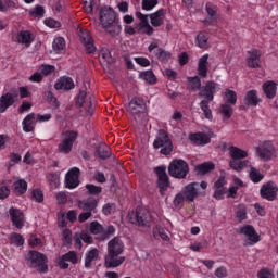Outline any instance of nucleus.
<instances>
[{
    "instance_id": "1",
    "label": "nucleus",
    "mask_w": 278,
    "mask_h": 278,
    "mask_svg": "<svg viewBox=\"0 0 278 278\" xmlns=\"http://www.w3.org/2000/svg\"><path fill=\"white\" fill-rule=\"evenodd\" d=\"M205 190H207V182H190L185 186L178 194L174 198V205L175 207H179L182 205L185 201L188 203H193L198 197H203L205 194Z\"/></svg>"
},
{
    "instance_id": "2",
    "label": "nucleus",
    "mask_w": 278,
    "mask_h": 278,
    "mask_svg": "<svg viewBox=\"0 0 278 278\" xmlns=\"http://www.w3.org/2000/svg\"><path fill=\"white\" fill-rule=\"evenodd\" d=\"M220 88H218V85L214 81H207L205 86L200 88V97H202L205 100H202L200 102V108L207 121H212V110H210V101H214V93L218 92Z\"/></svg>"
},
{
    "instance_id": "3",
    "label": "nucleus",
    "mask_w": 278,
    "mask_h": 278,
    "mask_svg": "<svg viewBox=\"0 0 278 278\" xmlns=\"http://www.w3.org/2000/svg\"><path fill=\"white\" fill-rule=\"evenodd\" d=\"M229 153L231 156V160L229 162L230 168H232L233 170H237L238 173L247 168V166L249 165V161H242L244 160V157L249 155L247 151L237 147H230Z\"/></svg>"
},
{
    "instance_id": "4",
    "label": "nucleus",
    "mask_w": 278,
    "mask_h": 278,
    "mask_svg": "<svg viewBox=\"0 0 278 278\" xmlns=\"http://www.w3.org/2000/svg\"><path fill=\"white\" fill-rule=\"evenodd\" d=\"M154 149H161V155H170L173 153V141L168 136V132L164 129H160L153 141Z\"/></svg>"
},
{
    "instance_id": "5",
    "label": "nucleus",
    "mask_w": 278,
    "mask_h": 278,
    "mask_svg": "<svg viewBox=\"0 0 278 278\" xmlns=\"http://www.w3.org/2000/svg\"><path fill=\"white\" fill-rule=\"evenodd\" d=\"M87 227L90 233L96 236L97 240L101 241L110 240V238L116 233V228L114 226L103 228V225L97 220L91 222L89 225H87Z\"/></svg>"
},
{
    "instance_id": "6",
    "label": "nucleus",
    "mask_w": 278,
    "mask_h": 278,
    "mask_svg": "<svg viewBox=\"0 0 278 278\" xmlns=\"http://www.w3.org/2000/svg\"><path fill=\"white\" fill-rule=\"evenodd\" d=\"M168 173L174 179H186L190 173V165L181 159H175L169 163Z\"/></svg>"
},
{
    "instance_id": "7",
    "label": "nucleus",
    "mask_w": 278,
    "mask_h": 278,
    "mask_svg": "<svg viewBox=\"0 0 278 278\" xmlns=\"http://www.w3.org/2000/svg\"><path fill=\"white\" fill-rule=\"evenodd\" d=\"M129 220L132 225L144 227L151 223V214L147 208L138 207L136 212L129 214Z\"/></svg>"
},
{
    "instance_id": "8",
    "label": "nucleus",
    "mask_w": 278,
    "mask_h": 278,
    "mask_svg": "<svg viewBox=\"0 0 278 278\" xmlns=\"http://www.w3.org/2000/svg\"><path fill=\"white\" fill-rule=\"evenodd\" d=\"M135 16L138 21L136 25L139 34H146V36H153V31H155V29H153V26H151V24H149V14H143L142 12L137 11L135 13Z\"/></svg>"
},
{
    "instance_id": "9",
    "label": "nucleus",
    "mask_w": 278,
    "mask_h": 278,
    "mask_svg": "<svg viewBox=\"0 0 278 278\" xmlns=\"http://www.w3.org/2000/svg\"><path fill=\"white\" fill-rule=\"evenodd\" d=\"M275 146L270 141H264L256 148V155L263 162H270L275 157Z\"/></svg>"
},
{
    "instance_id": "10",
    "label": "nucleus",
    "mask_w": 278,
    "mask_h": 278,
    "mask_svg": "<svg viewBox=\"0 0 278 278\" xmlns=\"http://www.w3.org/2000/svg\"><path fill=\"white\" fill-rule=\"evenodd\" d=\"M76 140V131H66L65 134H63V139L59 144V153H64V155H68V153L73 151V144Z\"/></svg>"
},
{
    "instance_id": "11",
    "label": "nucleus",
    "mask_w": 278,
    "mask_h": 278,
    "mask_svg": "<svg viewBox=\"0 0 278 278\" xmlns=\"http://www.w3.org/2000/svg\"><path fill=\"white\" fill-rule=\"evenodd\" d=\"M28 260L33 268H37L40 273H47V257L42 253L30 251Z\"/></svg>"
},
{
    "instance_id": "12",
    "label": "nucleus",
    "mask_w": 278,
    "mask_h": 278,
    "mask_svg": "<svg viewBox=\"0 0 278 278\" xmlns=\"http://www.w3.org/2000/svg\"><path fill=\"white\" fill-rule=\"evenodd\" d=\"M78 108L86 110L87 116H92L94 108L92 106V93L80 91L76 101Z\"/></svg>"
},
{
    "instance_id": "13",
    "label": "nucleus",
    "mask_w": 278,
    "mask_h": 278,
    "mask_svg": "<svg viewBox=\"0 0 278 278\" xmlns=\"http://www.w3.org/2000/svg\"><path fill=\"white\" fill-rule=\"evenodd\" d=\"M278 187L275 181L264 184L260 189V194L266 201H275L277 199Z\"/></svg>"
},
{
    "instance_id": "14",
    "label": "nucleus",
    "mask_w": 278,
    "mask_h": 278,
    "mask_svg": "<svg viewBox=\"0 0 278 278\" xmlns=\"http://www.w3.org/2000/svg\"><path fill=\"white\" fill-rule=\"evenodd\" d=\"M154 172L159 177L157 187L160 190V194L164 195L165 192L168 190V187L170 186V182L168 181V175L166 174V167H156Z\"/></svg>"
},
{
    "instance_id": "15",
    "label": "nucleus",
    "mask_w": 278,
    "mask_h": 278,
    "mask_svg": "<svg viewBox=\"0 0 278 278\" xmlns=\"http://www.w3.org/2000/svg\"><path fill=\"white\" fill-rule=\"evenodd\" d=\"M147 111V102L142 98H132L131 101L128 104V112L135 116V118L139 114H144Z\"/></svg>"
},
{
    "instance_id": "16",
    "label": "nucleus",
    "mask_w": 278,
    "mask_h": 278,
    "mask_svg": "<svg viewBox=\"0 0 278 278\" xmlns=\"http://www.w3.org/2000/svg\"><path fill=\"white\" fill-rule=\"evenodd\" d=\"M239 233L244 236L248 244L250 245L257 244V242H260V235H257V231H255V228H253L251 225L241 227L239 229Z\"/></svg>"
},
{
    "instance_id": "17",
    "label": "nucleus",
    "mask_w": 278,
    "mask_h": 278,
    "mask_svg": "<svg viewBox=\"0 0 278 278\" xmlns=\"http://www.w3.org/2000/svg\"><path fill=\"white\" fill-rule=\"evenodd\" d=\"M77 186H79V168L73 167L65 176V187L68 190H74Z\"/></svg>"
},
{
    "instance_id": "18",
    "label": "nucleus",
    "mask_w": 278,
    "mask_h": 278,
    "mask_svg": "<svg viewBox=\"0 0 278 278\" xmlns=\"http://www.w3.org/2000/svg\"><path fill=\"white\" fill-rule=\"evenodd\" d=\"M9 214L11 220L16 229H23L25 227V215L18 208H10Z\"/></svg>"
},
{
    "instance_id": "19",
    "label": "nucleus",
    "mask_w": 278,
    "mask_h": 278,
    "mask_svg": "<svg viewBox=\"0 0 278 278\" xmlns=\"http://www.w3.org/2000/svg\"><path fill=\"white\" fill-rule=\"evenodd\" d=\"M116 21V13L110 7H103L100 10V22L102 27Z\"/></svg>"
},
{
    "instance_id": "20",
    "label": "nucleus",
    "mask_w": 278,
    "mask_h": 278,
    "mask_svg": "<svg viewBox=\"0 0 278 278\" xmlns=\"http://www.w3.org/2000/svg\"><path fill=\"white\" fill-rule=\"evenodd\" d=\"M125 262V257L121 254H109L104 258L105 268H118Z\"/></svg>"
},
{
    "instance_id": "21",
    "label": "nucleus",
    "mask_w": 278,
    "mask_h": 278,
    "mask_svg": "<svg viewBox=\"0 0 278 278\" xmlns=\"http://www.w3.org/2000/svg\"><path fill=\"white\" fill-rule=\"evenodd\" d=\"M125 251V243L121 238L115 237L108 242V253L109 254H122Z\"/></svg>"
},
{
    "instance_id": "22",
    "label": "nucleus",
    "mask_w": 278,
    "mask_h": 278,
    "mask_svg": "<svg viewBox=\"0 0 278 278\" xmlns=\"http://www.w3.org/2000/svg\"><path fill=\"white\" fill-rule=\"evenodd\" d=\"M189 140H191L193 144H197V147H205V144L212 142V138L205 132L191 134Z\"/></svg>"
},
{
    "instance_id": "23",
    "label": "nucleus",
    "mask_w": 278,
    "mask_h": 278,
    "mask_svg": "<svg viewBox=\"0 0 278 278\" xmlns=\"http://www.w3.org/2000/svg\"><path fill=\"white\" fill-rule=\"evenodd\" d=\"M149 18L152 27H162V24L166 20V10L160 9L156 12L149 14Z\"/></svg>"
},
{
    "instance_id": "24",
    "label": "nucleus",
    "mask_w": 278,
    "mask_h": 278,
    "mask_svg": "<svg viewBox=\"0 0 278 278\" xmlns=\"http://www.w3.org/2000/svg\"><path fill=\"white\" fill-rule=\"evenodd\" d=\"M80 40L85 47L86 53H94L97 51V47H94V41H92V37L88 31H81Z\"/></svg>"
},
{
    "instance_id": "25",
    "label": "nucleus",
    "mask_w": 278,
    "mask_h": 278,
    "mask_svg": "<svg viewBox=\"0 0 278 278\" xmlns=\"http://www.w3.org/2000/svg\"><path fill=\"white\" fill-rule=\"evenodd\" d=\"M97 205L98 202L94 198H88L78 201L79 210H83V212H90V214H93L94 210H97Z\"/></svg>"
},
{
    "instance_id": "26",
    "label": "nucleus",
    "mask_w": 278,
    "mask_h": 278,
    "mask_svg": "<svg viewBox=\"0 0 278 278\" xmlns=\"http://www.w3.org/2000/svg\"><path fill=\"white\" fill-rule=\"evenodd\" d=\"M54 88L55 90H73L75 81L71 77L63 76L56 80Z\"/></svg>"
},
{
    "instance_id": "27",
    "label": "nucleus",
    "mask_w": 278,
    "mask_h": 278,
    "mask_svg": "<svg viewBox=\"0 0 278 278\" xmlns=\"http://www.w3.org/2000/svg\"><path fill=\"white\" fill-rule=\"evenodd\" d=\"M16 101V96L12 93H7L1 96L0 98V112L3 114L8 108H11V105H14V102Z\"/></svg>"
},
{
    "instance_id": "28",
    "label": "nucleus",
    "mask_w": 278,
    "mask_h": 278,
    "mask_svg": "<svg viewBox=\"0 0 278 278\" xmlns=\"http://www.w3.org/2000/svg\"><path fill=\"white\" fill-rule=\"evenodd\" d=\"M260 58L261 54L257 50L249 51L247 58L248 66L250 68H260Z\"/></svg>"
},
{
    "instance_id": "29",
    "label": "nucleus",
    "mask_w": 278,
    "mask_h": 278,
    "mask_svg": "<svg viewBox=\"0 0 278 278\" xmlns=\"http://www.w3.org/2000/svg\"><path fill=\"white\" fill-rule=\"evenodd\" d=\"M207 60H210V54H204L199 60L198 75H200V77H207Z\"/></svg>"
},
{
    "instance_id": "30",
    "label": "nucleus",
    "mask_w": 278,
    "mask_h": 278,
    "mask_svg": "<svg viewBox=\"0 0 278 278\" xmlns=\"http://www.w3.org/2000/svg\"><path fill=\"white\" fill-rule=\"evenodd\" d=\"M36 121V114L35 113H30L28 114L22 122V127H23V131H25V134H29L31 132V130L34 129V122Z\"/></svg>"
},
{
    "instance_id": "31",
    "label": "nucleus",
    "mask_w": 278,
    "mask_h": 278,
    "mask_svg": "<svg viewBox=\"0 0 278 278\" xmlns=\"http://www.w3.org/2000/svg\"><path fill=\"white\" fill-rule=\"evenodd\" d=\"M263 90L267 99H275L277 94V84H275V81H267L263 85Z\"/></svg>"
},
{
    "instance_id": "32",
    "label": "nucleus",
    "mask_w": 278,
    "mask_h": 278,
    "mask_svg": "<svg viewBox=\"0 0 278 278\" xmlns=\"http://www.w3.org/2000/svg\"><path fill=\"white\" fill-rule=\"evenodd\" d=\"M102 27L106 31V34H110V36H118L121 34V26L118 25V22H116V20L109 24H105Z\"/></svg>"
},
{
    "instance_id": "33",
    "label": "nucleus",
    "mask_w": 278,
    "mask_h": 278,
    "mask_svg": "<svg viewBox=\"0 0 278 278\" xmlns=\"http://www.w3.org/2000/svg\"><path fill=\"white\" fill-rule=\"evenodd\" d=\"M260 98H257V91L255 90H250L247 92L245 98H244V103L245 105H252V106H257V103H260Z\"/></svg>"
},
{
    "instance_id": "34",
    "label": "nucleus",
    "mask_w": 278,
    "mask_h": 278,
    "mask_svg": "<svg viewBox=\"0 0 278 278\" xmlns=\"http://www.w3.org/2000/svg\"><path fill=\"white\" fill-rule=\"evenodd\" d=\"M52 49L56 53H64V49H66V41L64 38H55L52 43Z\"/></svg>"
},
{
    "instance_id": "35",
    "label": "nucleus",
    "mask_w": 278,
    "mask_h": 278,
    "mask_svg": "<svg viewBox=\"0 0 278 278\" xmlns=\"http://www.w3.org/2000/svg\"><path fill=\"white\" fill-rule=\"evenodd\" d=\"M97 155L100 157V160H108V157H111L112 152H110L108 144L101 143L97 148Z\"/></svg>"
},
{
    "instance_id": "36",
    "label": "nucleus",
    "mask_w": 278,
    "mask_h": 278,
    "mask_svg": "<svg viewBox=\"0 0 278 278\" xmlns=\"http://www.w3.org/2000/svg\"><path fill=\"white\" fill-rule=\"evenodd\" d=\"M99 257V250L92 249L86 254L85 257V267L90 268L92 266V262Z\"/></svg>"
},
{
    "instance_id": "37",
    "label": "nucleus",
    "mask_w": 278,
    "mask_h": 278,
    "mask_svg": "<svg viewBox=\"0 0 278 278\" xmlns=\"http://www.w3.org/2000/svg\"><path fill=\"white\" fill-rule=\"evenodd\" d=\"M17 42L20 45H25V47H29L31 45V34L29 31H21L17 36Z\"/></svg>"
},
{
    "instance_id": "38",
    "label": "nucleus",
    "mask_w": 278,
    "mask_h": 278,
    "mask_svg": "<svg viewBox=\"0 0 278 278\" xmlns=\"http://www.w3.org/2000/svg\"><path fill=\"white\" fill-rule=\"evenodd\" d=\"M139 77L143 79V81H147V84H155L157 81V77H155V74L151 70L141 72Z\"/></svg>"
},
{
    "instance_id": "39",
    "label": "nucleus",
    "mask_w": 278,
    "mask_h": 278,
    "mask_svg": "<svg viewBox=\"0 0 278 278\" xmlns=\"http://www.w3.org/2000/svg\"><path fill=\"white\" fill-rule=\"evenodd\" d=\"M214 170L213 163H202L195 166V173L198 175H207V173Z\"/></svg>"
},
{
    "instance_id": "40",
    "label": "nucleus",
    "mask_w": 278,
    "mask_h": 278,
    "mask_svg": "<svg viewBox=\"0 0 278 278\" xmlns=\"http://www.w3.org/2000/svg\"><path fill=\"white\" fill-rule=\"evenodd\" d=\"M13 188L16 194H25L27 192V181L25 179H18L13 184Z\"/></svg>"
},
{
    "instance_id": "41",
    "label": "nucleus",
    "mask_w": 278,
    "mask_h": 278,
    "mask_svg": "<svg viewBox=\"0 0 278 278\" xmlns=\"http://www.w3.org/2000/svg\"><path fill=\"white\" fill-rule=\"evenodd\" d=\"M219 113L222 114L223 119L227 121L228 118H231L233 109L231 108V104L224 103L220 105Z\"/></svg>"
},
{
    "instance_id": "42",
    "label": "nucleus",
    "mask_w": 278,
    "mask_h": 278,
    "mask_svg": "<svg viewBox=\"0 0 278 278\" xmlns=\"http://www.w3.org/2000/svg\"><path fill=\"white\" fill-rule=\"evenodd\" d=\"M249 177L253 184H260L264 179V175L253 166L250 167Z\"/></svg>"
},
{
    "instance_id": "43",
    "label": "nucleus",
    "mask_w": 278,
    "mask_h": 278,
    "mask_svg": "<svg viewBox=\"0 0 278 278\" xmlns=\"http://www.w3.org/2000/svg\"><path fill=\"white\" fill-rule=\"evenodd\" d=\"M207 40H210V36L207 35V33H200L197 36L198 47H200V49H206Z\"/></svg>"
},
{
    "instance_id": "44",
    "label": "nucleus",
    "mask_w": 278,
    "mask_h": 278,
    "mask_svg": "<svg viewBox=\"0 0 278 278\" xmlns=\"http://www.w3.org/2000/svg\"><path fill=\"white\" fill-rule=\"evenodd\" d=\"M9 239L15 247H23V244H25V239L20 233L13 232L9 236Z\"/></svg>"
},
{
    "instance_id": "45",
    "label": "nucleus",
    "mask_w": 278,
    "mask_h": 278,
    "mask_svg": "<svg viewBox=\"0 0 278 278\" xmlns=\"http://www.w3.org/2000/svg\"><path fill=\"white\" fill-rule=\"evenodd\" d=\"M157 0H141V8L146 12H151L157 5Z\"/></svg>"
},
{
    "instance_id": "46",
    "label": "nucleus",
    "mask_w": 278,
    "mask_h": 278,
    "mask_svg": "<svg viewBox=\"0 0 278 278\" xmlns=\"http://www.w3.org/2000/svg\"><path fill=\"white\" fill-rule=\"evenodd\" d=\"M156 58L160 60V62H163L166 64L170 60V52L164 50V49H159L156 52Z\"/></svg>"
},
{
    "instance_id": "47",
    "label": "nucleus",
    "mask_w": 278,
    "mask_h": 278,
    "mask_svg": "<svg viewBox=\"0 0 278 278\" xmlns=\"http://www.w3.org/2000/svg\"><path fill=\"white\" fill-rule=\"evenodd\" d=\"M39 72L43 77H47V75H51V73H55V66L43 64L39 67Z\"/></svg>"
},
{
    "instance_id": "48",
    "label": "nucleus",
    "mask_w": 278,
    "mask_h": 278,
    "mask_svg": "<svg viewBox=\"0 0 278 278\" xmlns=\"http://www.w3.org/2000/svg\"><path fill=\"white\" fill-rule=\"evenodd\" d=\"M225 99L227 103H230V105H236V101H238V96L236 94V91L227 90L225 93Z\"/></svg>"
},
{
    "instance_id": "49",
    "label": "nucleus",
    "mask_w": 278,
    "mask_h": 278,
    "mask_svg": "<svg viewBox=\"0 0 278 278\" xmlns=\"http://www.w3.org/2000/svg\"><path fill=\"white\" fill-rule=\"evenodd\" d=\"M48 180L50 181V186L52 190H55L58 186H60V174H50L48 175Z\"/></svg>"
},
{
    "instance_id": "50",
    "label": "nucleus",
    "mask_w": 278,
    "mask_h": 278,
    "mask_svg": "<svg viewBox=\"0 0 278 278\" xmlns=\"http://www.w3.org/2000/svg\"><path fill=\"white\" fill-rule=\"evenodd\" d=\"M101 56H102V60H104V62H106V64H109V65L114 64V58H112V52H110V50H108V49L102 50Z\"/></svg>"
},
{
    "instance_id": "51",
    "label": "nucleus",
    "mask_w": 278,
    "mask_h": 278,
    "mask_svg": "<svg viewBox=\"0 0 278 278\" xmlns=\"http://www.w3.org/2000/svg\"><path fill=\"white\" fill-rule=\"evenodd\" d=\"M86 189L88 190V193L92 194L93 197L101 194L103 190L101 187L94 185H86Z\"/></svg>"
},
{
    "instance_id": "52",
    "label": "nucleus",
    "mask_w": 278,
    "mask_h": 278,
    "mask_svg": "<svg viewBox=\"0 0 278 278\" xmlns=\"http://www.w3.org/2000/svg\"><path fill=\"white\" fill-rule=\"evenodd\" d=\"M206 12L210 18L206 20L207 23H214L216 21V11L212 8V4H206Z\"/></svg>"
},
{
    "instance_id": "53",
    "label": "nucleus",
    "mask_w": 278,
    "mask_h": 278,
    "mask_svg": "<svg viewBox=\"0 0 278 278\" xmlns=\"http://www.w3.org/2000/svg\"><path fill=\"white\" fill-rule=\"evenodd\" d=\"M45 25H47V27H50V29H59V27H62V24L54 18L45 20Z\"/></svg>"
},
{
    "instance_id": "54",
    "label": "nucleus",
    "mask_w": 278,
    "mask_h": 278,
    "mask_svg": "<svg viewBox=\"0 0 278 278\" xmlns=\"http://www.w3.org/2000/svg\"><path fill=\"white\" fill-rule=\"evenodd\" d=\"M31 197L37 203H42V201H45V194H42V191L39 189L33 190Z\"/></svg>"
},
{
    "instance_id": "55",
    "label": "nucleus",
    "mask_w": 278,
    "mask_h": 278,
    "mask_svg": "<svg viewBox=\"0 0 278 278\" xmlns=\"http://www.w3.org/2000/svg\"><path fill=\"white\" fill-rule=\"evenodd\" d=\"M31 16H37L38 18H42L45 16V8L37 5L35 9L30 11Z\"/></svg>"
},
{
    "instance_id": "56",
    "label": "nucleus",
    "mask_w": 278,
    "mask_h": 278,
    "mask_svg": "<svg viewBox=\"0 0 278 278\" xmlns=\"http://www.w3.org/2000/svg\"><path fill=\"white\" fill-rule=\"evenodd\" d=\"M189 84L192 90H199V88H201V78H199L198 76L192 77L189 79Z\"/></svg>"
},
{
    "instance_id": "57",
    "label": "nucleus",
    "mask_w": 278,
    "mask_h": 278,
    "mask_svg": "<svg viewBox=\"0 0 278 278\" xmlns=\"http://www.w3.org/2000/svg\"><path fill=\"white\" fill-rule=\"evenodd\" d=\"M63 260L67 261V262H72V264H77V254L73 251L66 253L65 255H63Z\"/></svg>"
},
{
    "instance_id": "58",
    "label": "nucleus",
    "mask_w": 278,
    "mask_h": 278,
    "mask_svg": "<svg viewBox=\"0 0 278 278\" xmlns=\"http://www.w3.org/2000/svg\"><path fill=\"white\" fill-rule=\"evenodd\" d=\"M66 201H68V198L66 197V192L60 191L59 193H56V203L59 205H64Z\"/></svg>"
},
{
    "instance_id": "59",
    "label": "nucleus",
    "mask_w": 278,
    "mask_h": 278,
    "mask_svg": "<svg viewBox=\"0 0 278 278\" xmlns=\"http://www.w3.org/2000/svg\"><path fill=\"white\" fill-rule=\"evenodd\" d=\"M63 240L64 244H72L73 242V232L71 230L66 229L63 231Z\"/></svg>"
},
{
    "instance_id": "60",
    "label": "nucleus",
    "mask_w": 278,
    "mask_h": 278,
    "mask_svg": "<svg viewBox=\"0 0 278 278\" xmlns=\"http://www.w3.org/2000/svg\"><path fill=\"white\" fill-rule=\"evenodd\" d=\"M89 218H92V213L87 212V211H83V212L78 215V222H79V223H86V220H89Z\"/></svg>"
},
{
    "instance_id": "61",
    "label": "nucleus",
    "mask_w": 278,
    "mask_h": 278,
    "mask_svg": "<svg viewBox=\"0 0 278 278\" xmlns=\"http://www.w3.org/2000/svg\"><path fill=\"white\" fill-rule=\"evenodd\" d=\"M10 197V189L8 186L1 184L0 185V199H8Z\"/></svg>"
},
{
    "instance_id": "62",
    "label": "nucleus",
    "mask_w": 278,
    "mask_h": 278,
    "mask_svg": "<svg viewBox=\"0 0 278 278\" xmlns=\"http://www.w3.org/2000/svg\"><path fill=\"white\" fill-rule=\"evenodd\" d=\"M52 118V115L50 113L43 114V115H36V123H47L49 119Z\"/></svg>"
},
{
    "instance_id": "63",
    "label": "nucleus",
    "mask_w": 278,
    "mask_h": 278,
    "mask_svg": "<svg viewBox=\"0 0 278 278\" xmlns=\"http://www.w3.org/2000/svg\"><path fill=\"white\" fill-rule=\"evenodd\" d=\"M258 278H274L275 275H273V273H270V270L268 269H261L257 274Z\"/></svg>"
},
{
    "instance_id": "64",
    "label": "nucleus",
    "mask_w": 278,
    "mask_h": 278,
    "mask_svg": "<svg viewBox=\"0 0 278 278\" xmlns=\"http://www.w3.org/2000/svg\"><path fill=\"white\" fill-rule=\"evenodd\" d=\"M215 275L218 277V278H224V277H227V268L226 267H218L216 270H215Z\"/></svg>"
}]
</instances>
